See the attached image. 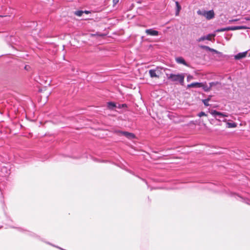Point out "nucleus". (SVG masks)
Masks as SVG:
<instances>
[{
    "instance_id": "1",
    "label": "nucleus",
    "mask_w": 250,
    "mask_h": 250,
    "mask_svg": "<svg viewBox=\"0 0 250 250\" xmlns=\"http://www.w3.org/2000/svg\"><path fill=\"white\" fill-rule=\"evenodd\" d=\"M167 76L168 80L175 83L176 84L179 83L181 85H184L185 73L167 74Z\"/></svg>"
},
{
    "instance_id": "2",
    "label": "nucleus",
    "mask_w": 250,
    "mask_h": 250,
    "mask_svg": "<svg viewBox=\"0 0 250 250\" xmlns=\"http://www.w3.org/2000/svg\"><path fill=\"white\" fill-rule=\"evenodd\" d=\"M114 132L119 136L124 135L129 139H132L135 138V135L133 133L127 131H123L119 130H115Z\"/></svg>"
},
{
    "instance_id": "3",
    "label": "nucleus",
    "mask_w": 250,
    "mask_h": 250,
    "mask_svg": "<svg viewBox=\"0 0 250 250\" xmlns=\"http://www.w3.org/2000/svg\"><path fill=\"white\" fill-rule=\"evenodd\" d=\"M210 113L214 118L216 119V120L219 121L220 120V118L228 117V114L227 113H222L215 110H212Z\"/></svg>"
},
{
    "instance_id": "4",
    "label": "nucleus",
    "mask_w": 250,
    "mask_h": 250,
    "mask_svg": "<svg viewBox=\"0 0 250 250\" xmlns=\"http://www.w3.org/2000/svg\"><path fill=\"white\" fill-rule=\"evenodd\" d=\"M215 84L214 82H211L209 83V86H208L206 83H202V85L200 86V87H202L204 90L206 92L209 91L211 87Z\"/></svg>"
},
{
    "instance_id": "5",
    "label": "nucleus",
    "mask_w": 250,
    "mask_h": 250,
    "mask_svg": "<svg viewBox=\"0 0 250 250\" xmlns=\"http://www.w3.org/2000/svg\"><path fill=\"white\" fill-rule=\"evenodd\" d=\"M145 32L147 35L152 36H157L159 35V32L153 29H146Z\"/></svg>"
},
{
    "instance_id": "6",
    "label": "nucleus",
    "mask_w": 250,
    "mask_h": 250,
    "mask_svg": "<svg viewBox=\"0 0 250 250\" xmlns=\"http://www.w3.org/2000/svg\"><path fill=\"white\" fill-rule=\"evenodd\" d=\"M214 35H213V34H208L207 36H202L201 38H199L197 40V41L198 42H201L204 41L205 40L211 41V37H214Z\"/></svg>"
},
{
    "instance_id": "7",
    "label": "nucleus",
    "mask_w": 250,
    "mask_h": 250,
    "mask_svg": "<svg viewBox=\"0 0 250 250\" xmlns=\"http://www.w3.org/2000/svg\"><path fill=\"white\" fill-rule=\"evenodd\" d=\"M205 17L207 20L213 19L214 17V11L212 10L207 11Z\"/></svg>"
},
{
    "instance_id": "8",
    "label": "nucleus",
    "mask_w": 250,
    "mask_h": 250,
    "mask_svg": "<svg viewBox=\"0 0 250 250\" xmlns=\"http://www.w3.org/2000/svg\"><path fill=\"white\" fill-rule=\"evenodd\" d=\"M177 63L179 64H183V65L188 66V64L186 62L184 58L182 57H179L175 59Z\"/></svg>"
},
{
    "instance_id": "9",
    "label": "nucleus",
    "mask_w": 250,
    "mask_h": 250,
    "mask_svg": "<svg viewBox=\"0 0 250 250\" xmlns=\"http://www.w3.org/2000/svg\"><path fill=\"white\" fill-rule=\"evenodd\" d=\"M247 54V51L239 53L237 55L234 56V58L235 60H240L241 59H242L243 58H245Z\"/></svg>"
},
{
    "instance_id": "10",
    "label": "nucleus",
    "mask_w": 250,
    "mask_h": 250,
    "mask_svg": "<svg viewBox=\"0 0 250 250\" xmlns=\"http://www.w3.org/2000/svg\"><path fill=\"white\" fill-rule=\"evenodd\" d=\"M202 85V83L195 82L190 84H188L187 88H189L191 87H198L200 88Z\"/></svg>"
},
{
    "instance_id": "11",
    "label": "nucleus",
    "mask_w": 250,
    "mask_h": 250,
    "mask_svg": "<svg viewBox=\"0 0 250 250\" xmlns=\"http://www.w3.org/2000/svg\"><path fill=\"white\" fill-rule=\"evenodd\" d=\"M201 47L204 49H205L207 51H209L210 52H214L216 54H221V53L218 51L217 50H216L214 49H212V48H210L208 46H205V45H204V46H202Z\"/></svg>"
},
{
    "instance_id": "12",
    "label": "nucleus",
    "mask_w": 250,
    "mask_h": 250,
    "mask_svg": "<svg viewBox=\"0 0 250 250\" xmlns=\"http://www.w3.org/2000/svg\"><path fill=\"white\" fill-rule=\"evenodd\" d=\"M149 74L151 78H158L159 76L156 74V70L154 69H150L149 70Z\"/></svg>"
},
{
    "instance_id": "13",
    "label": "nucleus",
    "mask_w": 250,
    "mask_h": 250,
    "mask_svg": "<svg viewBox=\"0 0 250 250\" xmlns=\"http://www.w3.org/2000/svg\"><path fill=\"white\" fill-rule=\"evenodd\" d=\"M175 4H176V7L175 15H176V16H178L179 14V12L181 9V7L180 5L179 4V2L177 1H175Z\"/></svg>"
},
{
    "instance_id": "14",
    "label": "nucleus",
    "mask_w": 250,
    "mask_h": 250,
    "mask_svg": "<svg viewBox=\"0 0 250 250\" xmlns=\"http://www.w3.org/2000/svg\"><path fill=\"white\" fill-rule=\"evenodd\" d=\"M226 125L228 128H234L237 126V124L234 122H227Z\"/></svg>"
},
{
    "instance_id": "15",
    "label": "nucleus",
    "mask_w": 250,
    "mask_h": 250,
    "mask_svg": "<svg viewBox=\"0 0 250 250\" xmlns=\"http://www.w3.org/2000/svg\"><path fill=\"white\" fill-rule=\"evenodd\" d=\"M240 23H244L246 22V21H250V16L246 17L242 19H239Z\"/></svg>"
},
{
    "instance_id": "16",
    "label": "nucleus",
    "mask_w": 250,
    "mask_h": 250,
    "mask_svg": "<svg viewBox=\"0 0 250 250\" xmlns=\"http://www.w3.org/2000/svg\"><path fill=\"white\" fill-rule=\"evenodd\" d=\"M206 12H207V11H205V10H199L197 11V13L199 15L203 16H204L205 17Z\"/></svg>"
},
{
    "instance_id": "17",
    "label": "nucleus",
    "mask_w": 250,
    "mask_h": 250,
    "mask_svg": "<svg viewBox=\"0 0 250 250\" xmlns=\"http://www.w3.org/2000/svg\"><path fill=\"white\" fill-rule=\"evenodd\" d=\"M116 106L115 103L113 102H109L108 103V107L110 109H113L114 107Z\"/></svg>"
},
{
    "instance_id": "18",
    "label": "nucleus",
    "mask_w": 250,
    "mask_h": 250,
    "mask_svg": "<svg viewBox=\"0 0 250 250\" xmlns=\"http://www.w3.org/2000/svg\"><path fill=\"white\" fill-rule=\"evenodd\" d=\"M209 100L210 98H208L206 99L203 100L202 102L205 106H208L209 105L208 102L209 101Z\"/></svg>"
},
{
    "instance_id": "19",
    "label": "nucleus",
    "mask_w": 250,
    "mask_h": 250,
    "mask_svg": "<svg viewBox=\"0 0 250 250\" xmlns=\"http://www.w3.org/2000/svg\"><path fill=\"white\" fill-rule=\"evenodd\" d=\"M83 13V11L78 10L75 12V14L79 17H81L82 16Z\"/></svg>"
},
{
    "instance_id": "20",
    "label": "nucleus",
    "mask_w": 250,
    "mask_h": 250,
    "mask_svg": "<svg viewBox=\"0 0 250 250\" xmlns=\"http://www.w3.org/2000/svg\"><path fill=\"white\" fill-rule=\"evenodd\" d=\"M228 31L229 30H237V26H229L228 27Z\"/></svg>"
},
{
    "instance_id": "21",
    "label": "nucleus",
    "mask_w": 250,
    "mask_h": 250,
    "mask_svg": "<svg viewBox=\"0 0 250 250\" xmlns=\"http://www.w3.org/2000/svg\"><path fill=\"white\" fill-rule=\"evenodd\" d=\"M237 30L239 29H249L250 28L246 26H237Z\"/></svg>"
},
{
    "instance_id": "22",
    "label": "nucleus",
    "mask_w": 250,
    "mask_h": 250,
    "mask_svg": "<svg viewBox=\"0 0 250 250\" xmlns=\"http://www.w3.org/2000/svg\"><path fill=\"white\" fill-rule=\"evenodd\" d=\"M194 78L193 76H192V75H188V76H187V80L188 82H189L190 81L193 80Z\"/></svg>"
},
{
    "instance_id": "23",
    "label": "nucleus",
    "mask_w": 250,
    "mask_h": 250,
    "mask_svg": "<svg viewBox=\"0 0 250 250\" xmlns=\"http://www.w3.org/2000/svg\"><path fill=\"white\" fill-rule=\"evenodd\" d=\"M228 31V27L222 28L217 30V32H223Z\"/></svg>"
},
{
    "instance_id": "24",
    "label": "nucleus",
    "mask_w": 250,
    "mask_h": 250,
    "mask_svg": "<svg viewBox=\"0 0 250 250\" xmlns=\"http://www.w3.org/2000/svg\"><path fill=\"white\" fill-rule=\"evenodd\" d=\"M239 21V19H233V20H229V23H233V22H236V21Z\"/></svg>"
},
{
    "instance_id": "25",
    "label": "nucleus",
    "mask_w": 250,
    "mask_h": 250,
    "mask_svg": "<svg viewBox=\"0 0 250 250\" xmlns=\"http://www.w3.org/2000/svg\"><path fill=\"white\" fill-rule=\"evenodd\" d=\"M198 116L200 117H201L204 116H207V114L204 112L202 111L198 114Z\"/></svg>"
},
{
    "instance_id": "26",
    "label": "nucleus",
    "mask_w": 250,
    "mask_h": 250,
    "mask_svg": "<svg viewBox=\"0 0 250 250\" xmlns=\"http://www.w3.org/2000/svg\"><path fill=\"white\" fill-rule=\"evenodd\" d=\"M119 1V0H113V2L114 3V4H116V3H117Z\"/></svg>"
},
{
    "instance_id": "27",
    "label": "nucleus",
    "mask_w": 250,
    "mask_h": 250,
    "mask_svg": "<svg viewBox=\"0 0 250 250\" xmlns=\"http://www.w3.org/2000/svg\"><path fill=\"white\" fill-rule=\"evenodd\" d=\"M83 13H85V14H87L90 13V12L89 11L85 10V11H83Z\"/></svg>"
},
{
    "instance_id": "28",
    "label": "nucleus",
    "mask_w": 250,
    "mask_h": 250,
    "mask_svg": "<svg viewBox=\"0 0 250 250\" xmlns=\"http://www.w3.org/2000/svg\"><path fill=\"white\" fill-rule=\"evenodd\" d=\"M223 121L224 122H227V120L226 119H224L223 120Z\"/></svg>"
},
{
    "instance_id": "29",
    "label": "nucleus",
    "mask_w": 250,
    "mask_h": 250,
    "mask_svg": "<svg viewBox=\"0 0 250 250\" xmlns=\"http://www.w3.org/2000/svg\"><path fill=\"white\" fill-rule=\"evenodd\" d=\"M122 106H123V107L125 106H126V104H123V105H122Z\"/></svg>"
},
{
    "instance_id": "30",
    "label": "nucleus",
    "mask_w": 250,
    "mask_h": 250,
    "mask_svg": "<svg viewBox=\"0 0 250 250\" xmlns=\"http://www.w3.org/2000/svg\"><path fill=\"white\" fill-rule=\"evenodd\" d=\"M96 34H91V36H95Z\"/></svg>"
},
{
    "instance_id": "31",
    "label": "nucleus",
    "mask_w": 250,
    "mask_h": 250,
    "mask_svg": "<svg viewBox=\"0 0 250 250\" xmlns=\"http://www.w3.org/2000/svg\"><path fill=\"white\" fill-rule=\"evenodd\" d=\"M25 69H27V66H25Z\"/></svg>"
},
{
    "instance_id": "32",
    "label": "nucleus",
    "mask_w": 250,
    "mask_h": 250,
    "mask_svg": "<svg viewBox=\"0 0 250 250\" xmlns=\"http://www.w3.org/2000/svg\"><path fill=\"white\" fill-rule=\"evenodd\" d=\"M25 69H27V66H25Z\"/></svg>"
},
{
    "instance_id": "33",
    "label": "nucleus",
    "mask_w": 250,
    "mask_h": 250,
    "mask_svg": "<svg viewBox=\"0 0 250 250\" xmlns=\"http://www.w3.org/2000/svg\"><path fill=\"white\" fill-rule=\"evenodd\" d=\"M249 56H250V54H249Z\"/></svg>"
}]
</instances>
